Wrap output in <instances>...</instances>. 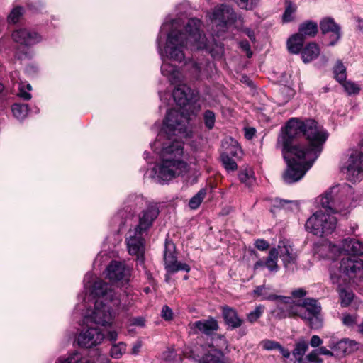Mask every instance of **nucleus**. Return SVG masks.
Returning a JSON list of instances; mask_svg holds the SVG:
<instances>
[{"mask_svg":"<svg viewBox=\"0 0 363 363\" xmlns=\"http://www.w3.org/2000/svg\"><path fill=\"white\" fill-rule=\"evenodd\" d=\"M172 97L181 111H167L163 126L152 145L160 158V163L153 170L159 179L165 182L187 171V164L182 159L184 152L182 140L191 135L189 123L191 115L194 113L195 94L186 84L178 83Z\"/></svg>","mask_w":363,"mask_h":363,"instance_id":"f257e3e1","label":"nucleus"},{"mask_svg":"<svg viewBox=\"0 0 363 363\" xmlns=\"http://www.w3.org/2000/svg\"><path fill=\"white\" fill-rule=\"evenodd\" d=\"M328 136L314 120L302 121L293 118L288 121L277 143L287 163L283 175L286 183L296 182L305 175L322 152Z\"/></svg>","mask_w":363,"mask_h":363,"instance_id":"f03ea898","label":"nucleus"},{"mask_svg":"<svg viewBox=\"0 0 363 363\" xmlns=\"http://www.w3.org/2000/svg\"><path fill=\"white\" fill-rule=\"evenodd\" d=\"M201 22L197 18L189 20L185 33H181L173 29L169 34L164 50H162L160 45V54L164 57V52L167 58L182 62L185 59V50L189 48L191 50H202L206 47V38L201 33ZM161 66L162 74L168 78L172 84L181 83L183 76L179 70L174 65L162 59Z\"/></svg>","mask_w":363,"mask_h":363,"instance_id":"7ed1b4c3","label":"nucleus"},{"mask_svg":"<svg viewBox=\"0 0 363 363\" xmlns=\"http://www.w3.org/2000/svg\"><path fill=\"white\" fill-rule=\"evenodd\" d=\"M89 288V296L95 300L94 308L90 315L84 317H88L91 323L103 326L111 325L115 316L114 311L121 303L117 293L101 279L96 280Z\"/></svg>","mask_w":363,"mask_h":363,"instance_id":"20e7f679","label":"nucleus"},{"mask_svg":"<svg viewBox=\"0 0 363 363\" xmlns=\"http://www.w3.org/2000/svg\"><path fill=\"white\" fill-rule=\"evenodd\" d=\"M321 306L315 298H305L303 301H292L288 303L282 317L298 316L307 321L312 329H318L322 326Z\"/></svg>","mask_w":363,"mask_h":363,"instance_id":"39448f33","label":"nucleus"},{"mask_svg":"<svg viewBox=\"0 0 363 363\" xmlns=\"http://www.w3.org/2000/svg\"><path fill=\"white\" fill-rule=\"evenodd\" d=\"M353 189L347 184L334 186L320 197V206L333 213L347 215L351 208Z\"/></svg>","mask_w":363,"mask_h":363,"instance_id":"423d86ee","label":"nucleus"},{"mask_svg":"<svg viewBox=\"0 0 363 363\" xmlns=\"http://www.w3.org/2000/svg\"><path fill=\"white\" fill-rule=\"evenodd\" d=\"M337 226V218L330 213L320 210L314 213L306 221V229L309 233L323 237L331 234Z\"/></svg>","mask_w":363,"mask_h":363,"instance_id":"0eeeda50","label":"nucleus"},{"mask_svg":"<svg viewBox=\"0 0 363 363\" xmlns=\"http://www.w3.org/2000/svg\"><path fill=\"white\" fill-rule=\"evenodd\" d=\"M83 323L84 325L77 337L78 345L86 348L100 345L104 339L101 330L98 327L89 325L91 322L88 317H84Z\"/></svg>","mask_w":363,"mask_h":363,"instance_id":"6e6552de","label":"nucleus"},{"mask_svg":"<svg viewBox=\"0 0 363 363\" xmlns=\"http://www.w3.org/2000/svg\"><path fill=\"white\" fill-rule=\"evenodd\" d=\"M348 181L359 182L363 179V152L360 150H352L342 167Z\"/></svg>","mask_w":363,"mask_h":363,"instance_id":"1a4fd4ad","label":"nucleus"},{"mask_svg":"<svg viewBox=\"0 0 363 363\" xmlns=\"http://www.w3.org/2000/svg\"><path fill=\"white\" fill-rule=\"evenodd\" d=\"M340 271L354 282L361 281L363 279V260L347 255L341 259Z\"/></svg>","mask_w":363,"mask_h":363,"instance_id":"9d476101","label":"nucleus"},{"mask_svg":"<svg viewBox=\"0 0 363 363\" xmlns=\"http://www.w3.org/2000/svg\"><path fill=\"white\" fill-rule=\"evenodd\" d=\"M145 233L134 228L130 229L126 235L125 242L128 252L131 255L137 256L138 259L143 257L145 252L144 234Z\"/></svg>","mask_w":363,"mask_h":363,"instance_id":"9b49d317","label":"nucleus"},{"mask_svg":"<svg viewBox=\"0 0 363 363\" xmlns=\"http://www.w3.org/2000/svg\"><path fill=\"white\" fill-rule=\"evenodd\" d=\"M164 260L165 268L169 273H174L179 271L189 272L190 270L188 264L177 261L175 245L172 242L167 241L165 243Z\"/></svg>","mask_w":363,"mask_h":363,"instance_id":"f8f14e48","label":"nucleus"},{"mask_svg":"<svg viewBox=\"0 0 363 363\" xmlns=\"http://www.w3.org/2000/svg\"><path fill=\"white\" fill-rule=\"evenodd\" d=\"M278 256L283 262L286 271L294 272L296 267L297 255L289 241H279L277 248Z\"/></svg>","mask_w":363,"mask_h":363,"instance_id":"ddd939ff","label":"nucleus"},{"mask_svg":"<svg viewBox=\"0 0 363 363\" xmlns=\"http://www.w3.org/2000/svg\"><path fill=\"white\" fill-rule=\"evenodd\" d=\"M106 277L112 282L126 283L130 279V269L123 262L113 260L106 268Z\"/></svg>","mask_w":363,"mask_h":363,"instance_id":"4468645a","label":"nucleus"},{"mask_svg":"<svg viewBox=\"0 0 363 363\" xmlns=\"http://www.w3.org/2000/svg\"><path fill=\"white\" fill-rule=\"evenodd\" d=\"M208 16L211 21L220 26H225L235 19V13L233 9L224 4L215 7Z\"/></svg>","mask_w":363,"mask_h":363,"instance_id":"2eb2a0df","label":"nucleus"},{"mask_svg":"<svg viewBox=\"0 0 363 363\" xmlns=\"http://www.w3.org/2000/svg\"><path fill=\"white\" fill-rule=\"evenodd\" d=\"M254 294L260 296L262 300H277L279 303V308L285 312L288 303H290V298L281 296H277L273 294L272 289L270 286H266L264 285L259 286L254 290Z\"/></svg>","mask_w":363,"mask_h":363,"instance_id":"dca6fc26","label":"nucleus"},{"mask_svg":"<svg viewBox=\"0 0 363 363\" xmlns=\"http://www.w3.org/2000/svg\"><path fill=\"white\" fill-rule=\"evenodd\" d=\"M12 38L15 42L27 46L41 40V37L38 33L28 28L16 29L12 33Z\"/></svg>","mask_w":363,"mask_h":363,"instance_id":"f3484780","label":"nucleus"},{"mask_svg":"<svg viewBox=\"0 0 363 363\" xmlns=\"http://www.w3.org/2000/svg\"><path fill=\"white\" fill-rule=\"evenodd\" d=\"M158 214L159 210L156 205H148L147 208L143 211L139 216V223L135 228L146 233Z\"/></svg>","mask_w":363,"mask_h":363,"instance_id":"a211bd4d","label":"nucleus"},{"mask_svg":"<svg viewBox=\"0 0 363 363\" xmlns=\"http://www.w3.org/2000/svg\"><path fill=\"white\" fill-rule=\"evenodd\" d=\"M323 34L330 33L329 45L333 46L341 38L340 28L331 18H325L320 23Z\"/></svg>","mask_w":363,"mask_h":363,"instance_id":"6ab92c4d","label":"nucleus"},{"mask_svg":"<svg viewBox=\"0 0 363 363\" xmlns=\"http://www.w3.org/2000/svg\"><path fill=\"white\" fill-rule=\"evenodd\" d=\"M191 330L197 333L199 332L209 335L218 328V322L214 318L198 320L189 325Z\"/></svg>","mask_w":363,"mask_h":363,"instance_id":"aec40b11","label":"nucleus"},{"mask_svg":"<svg viewBox=\"0 0 363 363\" xmlns=\"http://www.w3.org/2000/svg\"><path fill=\"white\" fill-rule=\"evenodd\" d=\"M352 343V342L348 340L335 341L330 339L328 346L333 351L335 356H342L351 352Z\"/></svg>","mask_w":363,"mask_h":363,"instance_id":"412c9836","label":"nucleus"},{"mask_svg":"<svg viewBox=\"0 0 363 363\" xmlns=\"http://www.w3.org/2000/svg\"><path fill=\"white\" fill-rule=\"evenodd\" d=\"M341 249L351 256L356 257L363 255V243L359 240L350 238L342 240Z\"/></svg>","mask_w":363,"mask_h":363,"instance_id":"4be33fe9","label":"nucleus"},{"mask_svg":"<svg viewBox=\"0 0 363 363\" xmlns=\"http://www.w3.org/2000/svg\"><path fill=\"white\" fill-rule=\"evenodd\" d=\"M222 312L226 324L232 328H237L242 324L243 320L238 317L235 309L229 306H223Z\"/></svg>","mask_w":363,"mask_h":363,"instance_id":"5701e85b","label":"nucleus"},{"mask_svg":"<svg viewBox=\"0 0 363 363\" xmlns=\"http://www.w3.org/2000/svg\"><path fill=\"white\" fill-rule=\"evenodd\" d=\"M320 54V49L316 43L308 44L302 50L301 56L304 62H308L316 58Z\"/></svg>","mask_w":363,"mask_h":363,"instance_id":"b1692460","label":"nucleus"},{"mask_svg":"<svg viewBox=\"0 0 363 363\" xmlns=\"http://www.w3.org/2000/svg\"><path fill=\"white\" fill-rule=\"evenodd\" d=\"M308 348V342L304 340H301L296 343L292 352V355L295 358L294 363H303V356Z\"/></svg>","mask_w":363,"mask_h":363,"instance_id":"393cba45","label":"nucleus"},{"mask_svg":"<svg viewBox=\"0 0 363 363\" xmlns=\"http://www.w3.org/2000/svg\"><path fill=\"white\" fill-rule=\"evenodd\" d=\"M305 38L298 33L291 36L287 42V47L290 52L297 54L303 48Z\"/></svg>","mask_w":363,"mask_h":363,"instance_id":"a878e982","label":"nucleus"},{"mask_svg":"<svg viewBox=\"0 0 363 363\" xmlns=\"http://www.w3.org/2000/svg\"><path fill=\"white\" fill-rule=\"evenodd\" d=\"M318 32V25L316 23L308 21L300 25L298 28V34L303 37H313Z\"/></svg>","mask_w":363,"mask_h":363,"instance_id":"bb28decb","label":"nucleus"},{"mask_svg":"<svg viewBox=\"0 0 363 363\" xmlns=\"http://www.w3.org/2000/svg\"><path fill=\"white\" fill-rule=\"evenodd\" d=\"M277 259L278 250H277L276 248L271 249L269 253V256L267 257L264 262L265 267H267L271 272H277L279 269Z\"/></svg>","mask_w":363,"mask_h":363,"instance_id":"cd10ccee","label":"nucleus"},{"mask_svg":"<svg viewBox=\"0 0 363 363\" xmlns=\"http://www.w3.org/2000/svg\"><path fill=\"white\" fill-rule=\"evenodd\" d=\"M238 178L241 183L247 186H250L255 182L254 172L250 169L246 168L240 171Z\"/></svg>","mask_w":363,"mask_h":363,"instance_id":"c85d7f7f","label":"nucleus"},{"mask_svg":"<svg viewBox=\"0 0 363 363\" xmlns=\"http://www.w3.org/2000/svg\"><path fill=\"white\" fill-rule=\"evenodd\" d=\"M274 206L280 208H284L286 210L293 211L298 209V204L296 201L276 199Z\"/></svg>","mask_w":363,"mask_h":363,"instance_id":"c756f323","label":"nucleus"},{"mask_svg":"<svg viewBox=\"0 0 363 363\" xmlns=\"http://www.w3.org/2000/svg\"><path fill=\"white\" fill-rule=\"evenodd\" d=\"M126 351V344L123 342L114 343L110 350L111 357L120 359Z\"/></svg>","mask_w":363,"mask_h":363,"instance_id":"7c9ffc66","label":"nucleus"},{"mask_svg":"<svg viewBox=\"0 0 363 363\" xmlns=\"http://www.w3.org/2000/svg\"><path fill=\"white\" fill-rule=\"evenodd\" d=\"M13 116L19 120L25 118L28 113V108L26 104H14L12 106Z\"/></svg>","mask_w":363,"mask_h":363,"instance_id":"2f4dec72","label":"nucleus"},{"mask_svg":"<svg viewBox=\"0 0 363 363\" xmlns=\"http://www.w3.org/2000/svg\"><path fill=\"white\" fill-rule=\"evenodd\" d=\"M333 72L337 81L342 83L346 79V67L343 65L341 61H337L333 68Z\"/></svg>","mask_w":363,"mask_h":363,"instance_id":"473e14b6","label":"nucleus"},{"mask_svg":"<svg viewBox=\"0 0 363 363\" xmlns=\"http://www.w3.org/2000/svg\"><path fill=\"white\" fill-rule=\"evenodd\" d=\"M206 194V191L204 189L199 190V192L190 199L189 203V208L191 209L198 208L204 199Z\"/></svg>","mask_w":363,"mask_h":363,"instance_id":"72a5a7b5","label":"nucleus"},{"mask_svg":"<svg viewBox=\"0 0 363 363\" xmlns=\"http://www.w3.org/2000/svg\"><path fill=\"white\" fill-rule=\"evenodd\" d=\"M56 363H89V362L80 353L74 352L66 359H59Z\"/></svg>","mask_w":363,"mask_h":363,"instance_id":"f704fd0d","label":"nucleus"},{"mask_svg":"<svg viewBox=\"0 0 363 363\" xmlns=\"http://www.w3.org/2000/svg\"><path fill=\"white\" fill-rule=\"evenodd\" d=\"M341 300V305L344 307L348 306L354 299V294L352 291L342 289L339 292Z\"/></svg>","mask_w":363,"mask_h":363,"instance_id":"c9c22d12","label":"nucleus"},{"mask_svg":"<svg viewBox=\"0 0 363 363\" xmlns=\"http://www.w3.org/2000/svg\"><path fill=\"white\" fill-rule=\"evenodd\" d=\"M223 165L228 171H235L238 168L236 162L227 153H223L220 155Z\"/></svg>","mask_w":363,"mask_h":363,"instance_id":"e433bc0d","label":"nucleus"},{"mask_svg":"<svg viewBox=\"0 0 363 363\" xmlns=\"http://www.w3.org/2000/svg\"><path fill=\"white\" fill-rule=\"evenodd\" d=\"M264 308V306L262 305L257 306L254 311L247 315V320L250 323L256 322L262 315Z\"/></svg>","mask_w":363,"mask_h":363,"instance_id":"4c0bfd02","label":"nucleus"},{"mask_svg":"<svg viewBox=\"0 0 363 363\" xmlns=\"http://www.w3.org/2000/svg\"><path fill=\"white\" fill-rule=\"evenodd\" d=\"M340 84L342 85V86L345 89V91L349 95L358 94L360 90V87L359 86V85L351 81H346L345 79Z\"/></svg>","mask_w":363,"mask_h":363,"instance_id":"58836bf2","label":"nucleus"},{"mask_svg":"<svg viewBox=\"0 0 363 363\" xmlns=\"http://www.w3.org/2000/svg\"><path fill=\"white\" fill-rule=\"evenodd\" d=\"M203 120L206 127L211 130L214 127L216 117L215 113L210 110H207L203 113Z\"/></svg>","mask_w":363,"mask_h":363,"instance_id":"ea45409f","label":"nucleus"},{"mask_svg":"<svg viewBox=\"0 0 363 363\" xmlns=\"http://www.w3.org/2000/svg\"><path fill=\"white\" fill-rule=\"evenodd\" d=\"M296 6L292 3L287 4L286 8L282 16V20L285 23L290 22L293 20L292 15L295 13Z\"/></svg>","mask_w":363,"mask_h":363,"instance_id":"a19ab883","label":"nucleus"},{"mask_svg":"<svg viewBox=\"0 0 363 363\" xmlns=\"http://www.w3.org/2000/svg\"><path fill=\"white\" fill-rule=\"evenodd\" d=\"M30 90L31 85L30 84H26V86L23 84H21L19 86L18 95L25 100H30L31 99V94L28 91Z\"/></svg>","mask_w":363,"mask_h":363,"instance_id":"79ce46f5","label":"nucleus"},{"mask_svg":"<svg viewBox=\"0 0 363 363\" xmlns=\"http://www.w3.org/2000/svg\"><path fill=\"white\" fill-rule=\"evenodd\" d=\"M22 15V9L21 7L14 8L8 16V21L9 23H15Z\"/></svg>","mask_w":363,"mask_h":363,"instance_id":"37998d69","label":"nucleus"},{"mask_svg":"<svg viewBox=\"0 0 363 363\" xmlns=\"http://www.w3.org/2000/svg\"><path fill=\"white\" fill-rule=\"evenodd\" d=\"M357 315L343 314L342 321L347 327H352L357 323Z\"/></svg>","mask_w":363,"mask_h":363,"instance_id":"c03bdc74","label":"nucleus"},{"mask_svg":"<svg viewBox=\"0 0 363 363\" xmlns=\"http://www.w3.org/2000/svg\"><path fill=\"white\" fill-rule=\"evenodd\" d=\"M236 1L241 9H252L257 5L258 0H236Z\"/></svg>","mask_w":363,"mask_h":363,"instance_id":"a18cd8bd","label":"nucleus"},{"mask_svg":"<svg viewBox=\"0 0 363 363\" xmlns=\"http://www.w3.org/2000/svg\"><path fill=\"white\" fill-rule=\"evenodd\" d=\"M261 345L264 350H277L279 347V343L274 340H264L261 342Z\"/></svg>","mask_w":363,"mask_h":363,"instance_id":"49530a36","label":"nucleus"},{"mask_svg":"<svg viewBox=\"0 0 363 363\" xmlns=\"http://www.w3.org/2000/svg\"><path fill=\"white\" fill-rule=\"evenodd\" d=\"M319 355L320 354L318 351L317 350H313L306 355V359L311 363H322L323 359L319 357Z\"/></svg>","mask_w":363,"mask_h":363,"instance_id":"de8ad7c7","label":"nucleus"},{"mask_svg":"<svg viewBox=\"0 0 363 363\" xmlns=\"http://www.w3.org/2000/svg\"><path fill=\"white\" fill-rule=\"evenodd\" d=\"M161 316L165 320H170L173 318L172 309L167 305L164 306L161 311Z\"/></svg>","mask_w":363,"mask_h":363,"instance_id":"09e8293b","label":"nucleus"},{"mask_svg":"<svg viewBox=\"0 0 363 363\" xmlns=\"http://www.w3.org/2000/svg\"><path fill=\"white\" fill-rule=\"evenodd\" d=\"M255 245L258 250L262 251L267 250L269 247V242L263 239L257 240L255 241Z\"/></svg>","mask_w":363,"mask_h":363,"instance_id":"8fccbe9b","label":"nucleus"},{"mask_svg":"<svg viewBox=\"0 0 363 363\" xmlns=\"http://www.w3.org/2000/svg\"><path fill=\"white\" fill-rule=\"evenodd\" d=\"M323 344V340L321 338L316 335H314L311 337L310 340V345L313 347H320Z\"/></svg>","mask_w":363,"mask_h":363,"instance_id":"3c124183","label":"nucleus"},{"mask_svg":"<svg viewBox=\"0 0 363 363\" xmlns=\"http://www.w3.org/2000/svg\"><path fill=\"white\" fill-rule=\"evenodd\" d=\"M130 325L143 327L145 325V319L143 317H136L130 320Z\"/></svg>","mask_w":363,"mask_h":363,"instance_id":"603ef678","label":"nucleus"},{"mask_svg":"<svg viewBox=\"0 0 363 363\" xmlns=\"http://www.w3.org/2000/svg\"><path fill=\"white\" fill-rule=\"evenodd\" d=\"M240 48L247 52V56L248 57H250L252 55V52L250 51V45L246 40H242L240 42Z\"/></svg>","mask_w":363,"mask_h":363,"instance_id":"864d4df0","label":"nucleus"},{"mask_svg":"<svg viewBox=\"0 0 363 363\" xmlns=\"http://www.w3.org/2000/svg\"><path fill=\"white\" fill-rule=\"evenodd\" d=\"M306 291L302 288H299L294 290L291 292V295L294 298H302L306 295Z\"/></svg>","mask_w":363,"mask_h":363,"instance_id":"5fc2aeb1","label":"nucleus"},{"mask_svg":"<svg viewBox=\"0 0 363 363\" xmlns=\"http://www.w3.org/2000/svg\"><path fill=\"white\" fill-rule=\"evenodd\" d=\"M317 350L318 351L319 354H322V355H325V356H329V357L335 356L333 351L332 350H330L327 349L325 347H320Z\"/></svg>","mask_w":363,"mask_h":363,"instance_id":"6e6d98bb","label":"nucleus"},{"mask_svg":"<svg viewBox=\"0 0 363 363\" xmlns=\"http://www.w3.org/2000/svg\"><path fill=\"white\" fill-rule=\"evenodd\" d=\"M130 201L132 200L134 201L135 206H142L145 202V199L142 196H132L130 197Z\"/></svg>","mask_w":363,"mask_h":363,"instance_id":"4d7b16f0","label":"nucleus"},{"mask_svg":"<svg viewBox=\"0 0 363 363\" xmlns=\"http://www.w3.org/2000/svg\"><path fill=\"white\" fill-rule=\"evenodd\" d=\"M256 133V130L254 128H245V137L247 140L252 139Z\"/></svg>","mask_w":363,"mask_h":363,"instance_id":"13d9d810","label":"nucleus"},{"mask_svg":"<svg viewBox=\"0 0 363 363\" xmlns=\"http://www.w3.org/2000/svg\"><path fill=\"white\" fill-rule=\"evenodd\" d=\"M243 33L248 36L251 41H255V35L253 30L247 28L243 29Z\"/></svg>","mask_w":363,"mask_h":363,"instance_id":"bf43d9fd","label":"nucleus"},{"mask_svg":"<svg viewBox=\"0 0 363 363\" xmlns=\"http://www.w3.org/2000/svg\"><path fill=\"white\" fill-rule=\"evenodd\" d=\"M118 337V333L115 330L108 331L107 333V339L111 342H116Z\"/></svg>","mask_w":363,"mask_h":363,"instance_id":"052dcab7","label":"nucleus"},{"mask_svg":"<svg viewBox=\"0 0 363 363\" xmlns=\"http://www.w3.org/2000/svg\"><path fill=\"white\" fill-rule=\"evenodd\" d=\"M277 350H279V351L283 355L284 357L289 358L290 357L291 353L289 351V350L285 349L280 344H279V347L277 348Z\"/></svg>","mask_w":363,"mask_h":363,"instance_id":"680f3d73","label":"nucleus"},{"mask_svg":"<svg viewBox=\"0 0 363 363\" xmlns=\"http://www.w3.org/2000/svg\"><path fill=\"white\" fill-rule=\"evenodd\" d=\"M277 350H279V351L283 355L284 357L289 358L290 357L291 353L289 351V350L285 349L280 344H279V347L277 348Z\"/></svg>","mask_w":363,"mask_h":363,"instance_id":"e2e57ef3","label":"nucleus"},{"mask_svg":"<svg viewBox=\"0 0 363 363\" xmlns=\"http://www.w3.org/2000/svg\"><path fill=\"white\" fill-rule=\"evenodd\" d=\"M175 356V352L174 351H168L163 354V358L166 361H170V359Z\"/></svg>","mask_w":363,"mask_h":363,"instance_id":"0e129e2a","label":"nucleus"},{"mask_svg":"<svg viewBox=\"0 0 363 363\" xmlns=\"http://www.w3.org/2000/svg\"><path fill=\"white\" fill-rule=\"evenodd\" d=\"M141 347H142L141 342H137L133 345V347L132 348V354H137L140 352V350Z\"/></svg>","mask_w":363,"mask_h":363,"instance_id":"69168bd1","label":"nucleus"},{"mask_svg":"<svg viewBox=\"0 0 363 363\" xmlns=\"http://www.w3.org/2000/svg\"><path fill=\"white\" fill-rule=\"evenodd\" d=\"M191 64H192L193 68L195 69V72L196 74L200 73V72L201 70V67L200 64H199L198 62H192Z\"/></svg>","mask_w":363,"mask_h":363,"instance_id":"338daca9","label":"nucleus"},{"mask_svg":"<svg viewBox=\"0 0 363 363\" xmlns=\"http://www.w3.org/2000/svg\"><path fill=\"white\" fill-rule=\"evenodd\" d=\"M264 262L265 261H262V260H259L257 261L255 265H254V268L255 269H257L259 268H261V267H265V264H264Z\"/></svg>","mask_w":363,"mask_h":363,"instance_id":"774afa93","label":"nucleus"}]
</instances>
